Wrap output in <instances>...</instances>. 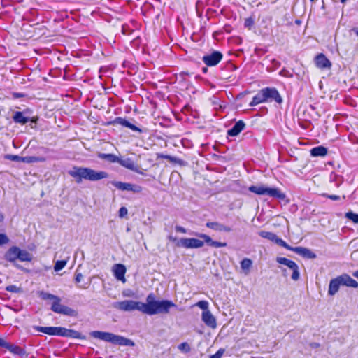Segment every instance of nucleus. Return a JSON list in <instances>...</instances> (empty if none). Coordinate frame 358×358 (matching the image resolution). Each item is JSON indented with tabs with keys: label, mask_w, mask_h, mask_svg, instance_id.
I'll return each mask as SVG.
<instances>
[{
	"label": "nucleus",
	"mask_w": 358,
	"mask_h": 358,
	"mask_svg": "<svg viewBox=\"0 0 358 358\" xmlns=\"http://www.w3.org/2000/svg\"><path fill=\"white\" fill-rule=\"evenodd\" d=\"M176 306V304L171 301L155 299L154 294H149L146 297V302L136 301L133 300H124L115 302L113 307L115 309L131 312L138 310L143 314L153 315L157 314H168L171 308Z\"/></svg>",
	"instance_id": "f257e3e1"
},
{
	"label": "nucleus",
	"mask_w": 358,
	"mask_h": 358,
	"mask_svg": "<svg viewBox=\"0 0 358 358\" xmlns=\"http://www.w3.org/2000/svg\"><path fill=\"white\" fill-rule=\"evenodd\" d=\"M68 173L75 179L78 184L80 183L83 180L95 182L108 178V173L106 171L83 166H73L68 171Z\"/></svg>",
	"instance_id": "f03ea898"
},
{
	"label": "nucleus",
	"mask_w": 358,
	"mask_h": 358,
	"mask_svg": "<svg viewBox=\"0 0 358 358\" xmlns=\"http://www.w3.org/2000/svg\"><path fill=\"white\" fill-rule=\"evenodd\" d=\"M90 335L95 338L104 341L110 342L113 344L122 345V346H134V343L125 337L115 335L109 332H104L101 331H94L90 333Z\"/></svg>",
	"instance_id": "7ed1b4c3"
},
{
	"label": "nucleus",
	"mask_w": 358,
	"mask_h": 358,
	"mask_svg": "<svg viewBox=\"0 0 358 358\" xmlns=\"http://www.w3.org/2000/svg\"><path fill=\"white\" fill-rule=\"evenodd\" d=\"M249 190L257 195H267L270 197L277 198L280 200H284L286 197L285 194L278 188L268 187L264 185L250 186Z\"/></svg>",
	"instance_id": "20e7f679"
},
{
	"label": "nucleus",
	"mask_w": 358,
	"mask_h": 358,
	"mask_svg": "<svg viewBox=\"0 0 358 358\" xmlns=\"http://www.w3.org/2000/svg\"><path fill=\"white\" fill-rule=\"evenodd\" d=\"M61 299L57 296L52 303L50 308L51 310L56 313H59L64 315L73 317L77 316L78 313L75 310L69 306L61 304Z\"/></svg>",
	"instance_id": "39448f33"
},
{
	"label": "nucleus",
	"mask_w": 358,
	"mask_h": 358,
	"mask_svg": "<svg viewBox=\"0 0 358 358\" xmlns=\"http://www.w3.org/2000/svg\"><path fill=\"white\" fill-rule=\"evenodd\" d=\"M204 242L194 238H182L178 240L176 245L185 248H201L204 245Z\"/></svg>",
	"instance_id": "423d86ee"
},
{
	"label": "nucleus",
	"mask_w": 358,
	"mask_h": 358,
	"mask_svg": "<svg viewBox=\"0 0 358 358\" xmlns=\"http://www.w3.org/2000/svg\"><path fill=\"white\" fill-rule=\"evenodd\" d=\"M4 259L13 264L16 268H22L20 264L16 263V260L18 259V247L13 246L10 248L5 253Z\"/></svg>",
	"instance_id": "0eeeda50"
},
{
	"label": "nucleus",
	"mask_w": 358,
	"mask_h": 358,
	"mask_svg": "<svg viewBox=\"0 0 358 358\" xmlns=\"http://www.w3.org/2000/svg\"><path fill=\"white\" fill-rule=\"evenodd\" d=\"M222 59V55L218 51H214L210 55L203 57V62L208 66L217 65Z\"/></svg>",
	"instance_id": "6e6552de"
},
{
	"label": "nucleus",
	"mask_w": 358,
	"mask_h": 358,
	"mask_svg": "<svg viewBox=\"0 0 358 358\" xmlns=\"http://www.w3.org/2000/svg\"><path fill=\"white\" fill-rule=\"evenodd\" d=\"M111 184L120 190L122 191H131L134 192H140L142 189V188L136 185H133L131 183H126L119 181H112Z\"/></svg>",
	"instance_id": "1a4fd4ad"
},
{
	"label": "nucleus",
	"mask_w": 358,
	"mask_h": 358,
	"mask_svg": "<svg viewBox=\"0 0 358 358\" xmlns=\"http://www.w3.org/2000/svg\"><path fill=\"white\" fill-rule=\"evenodd\" d=\"M264 90L266 101H272L274 100L278 103L282 101V97L275 88L266 87Z\"/></svg>",
	"instance_id": "9d476101"
},
{
	"label": "nucleus",
	"mask_w": 358,
	"mask_h": 358,
	"mask_svg": "<svg viewBox=\"0 0 358 358\" xmlns=\"http://www.w3.org/2000/svg\"><path fill=\"white\" fill-rule=\"evenodd\" d=\"M202 321L205 324L212 329L217 327L216 319L210 311H203L201 315Z\"/></svg>",
	"instance_id": "9b49d317"
},
{
	"label": "nucleus",
	"mask_w": 358,
	"mask_h": 358,
	"mask_svg": "<svg viewBox=\"0 0 358 358\" xmlns=\"http://www.w3.org/2000/svg\"><path fill=\"white\" fill-rule=\"evenodd\" d=\"M315 64L317 67L322 69H329L331 66V62L322 53L315 57Z\"/></svg>",
	"instance_id": "f8f14e48"
},
{
	"label": "nucleus",
	"mask_w": 358,
	"mask_h": 358,
	"mask_svg": "<svg viewBox=\"0 0 358 358\" xmlns=\"http://www.w3.org/2000/svg\"><path fill=\"white\" fill-rule=\"evenodd\" d=\"M113 271L116 279L122 281V282H126V279L124 278V275L126 273V267L124 266V265L121 264H115L113 266Z\"/></svg>",
	"instance_id": "ddd939ff"
},
{
	"label": "nucleus",
	"mask_w": 358,
	"mask_h": 358,
	"mask_svg": "<svg viewBox=\"0 0 358 358\" xmlns=\"http://www.w3.org/2000/svg\"><path fill=\"white\" fill-rule=\"evenodd\" d=\"M37 331L48 335L60 336L61 327H35Z\"/></svg>",
	"instance_id": "4468645a"
},
{
	"label": "nucleus",
	"mask_w": 358,
	"mask_h": 358,
	"mask_svg": "<svg viewBox=\"0 0 358 358\" xmlns=\"http://www.w3.org/2000/svg\"><path fill=\"white\" fill-rule=\"evenodd\" d=\"M296 254L308 258V259H315L316 258V255L312 252L310 249L303 248V247H294L292 250Z\"/></svg>",
	"instance_id": "2eb2a0df"
},
{
	"label": "nucleus",
	"mask_w": 358,
	"mask_h": 358,
	"mask_svg": "<svg viewBox=\"0 0 358 358\" xmlns=\"http://www.w3.org/2000/svg\"><path fill=\"white\" fill-rule=\"evenodd\" d=\"M342 285L339 276L336 278L331 279L329 282L328 294L330 296L335 295L339 290L340 287Z\"/></svg>",
	"instance_id": "dca6fc26"
},
{
	"label": "nucleus",
	"mask_w": 358,
	"mask_h": 358,
	"mask_svg": "<svg viewBox=\"0 0 358 358\" xmlns=\"http://www.w3.org/2000/svg\"><path fill=\"white\" fill-rule=\"evenodd\" d=\"M196 236L202 238L205 241V243H206L210 246L214 248H221L227 246V243L214 241L208 235H206L205 234H197Z\"/></svg>",
	"instance_id": "f3484780"
},
{
	"label": "nucleus",
	"mask_w": 358,
	"mask_h": 358,
	"mask_svg": "<svg viewBox=\"0 0 358 358\" xmlns=\"http://www.w3.org/2000/svg\"><path fill=\"white\" fill-rule=\"evenodd\" d=\"M60 336L73 338L84 339L85 338L84 336H82L80 332L73 329H68L64 327H61Z\"/></svg>",
	"instance_id": "a211bd4d"
},
{
	"label": "nucleus",
	"mask_w": 358,
	"mask_h": 358,
	"mask_svg": "<svg viewBox=\"0 0 358 358\" xmlns=\"http://www.w3.org/2000/svg\"><path fill=\"white\" fill-rule=\"evenodd\" d=\"M342 285H345L350 287L357 288L358 287V282L352 279L348 274H343L339 275Z\"/></svg>",
	"instance_id": "6ab92c4d"
},
{
	"label": "nucleus",
	"mask_w": 358,
	"mask_h": 358,
	"mask_svg": "<svg viewBox=\"0 0 358 358\" xmlns=\"http://www.w3.org/2000/svg\"><path fill=\"white\" fill-rule=\"evenodd\" d=\"M206 226L208 228L212 229L218 231H225L230 232L231 231V228L224 224H222L217 222H208L206 224Z\"/></svg>",
	"instance_id": "aec40b11"
},
{
	"label": "nucleus",
	"mask_w": 358,
	"mask_h": 358,
	"mask_svg": "<svg viewBox=\"0 0 358 358\" xmlns=\"http://www.w3.org/2000/svg\"><path fill=\"white\" fill-rule=\"evenodd\" d=\"M245 124L242 120L238 121L234 126L227 131V134L231 136H236L245 128Z\"/></svg>",
	"instance_id": "412c9836"
},
{
	"label": "nucleus",
	"mask_w": 358,
	"mask_h": 358,
	"mask_svg": "<svg viewBox=\"0 0 358 358\" xmlns=\"http://www.w3.org/2000/svg\"><path fill=\"white\" fill-rule=\"evenodd\" d=\"M118 163L122 166L135 172H138V166L135 164L130 158L121 159L119 158Z\"/></svg>",
	"instance_id": "4be33fe9"
},
{
	"label": "nucleus",
	"mask_w": 358,
	"mask_h": 358,
	"mask_svg": "<svg viewBox=\"0 0 358 358\" xmlns=\"http://www.w3.org/2000/svg\"><path fill=\"white\" fill-rule=\"evenodd\" d=\"M266 102V96L264 92V90H261L252 99V101L250 102V106H255L261 103Z\"/></svg>",
	"instance_id": "5701e85b"
},
{
	"label": "nucleus",
	"mask_w": 358,
	"mask_h": 358,
	"mask_svg": "<svg viewBox=\"0 0 358 358\" xmlns=\"http://www.w3.org/2000/svg\"><path fill=\"white\" fill-rule=\"evenodd\" d=\"M13 121L16 123L25 124L29 120V117L24 115V112L15 111L13 116Z\"/></svg>",
	"instance_id": "b1692460"
},
{
	"label": "nucleus",
	"mask_w": 358,
	"mask_h": 358,
	"mask_svg": "<svg viewBox=\"0 0 358 358\" xmlns=\"http://www.w3.org/2000/svg\"><path fill=\"white\" fill-rule=\"evenodd\" d=\"M327 154V150L323 146H317L310 150V155L313 157H324Z\"/></svg>",
	"instance_id": "393cba45"
},
{
	"label": "nucleus",
	"mask_w": 358,
	"mask_h": 358,
	"mask_svg": "<svg viewBox=\"0 0 358 358\" xmlns=\"http://www.w3.org/2000/svg\"><path fill=\"white\" fill-rule=\"evenodd\" d=\"M287 267L292 271V279L294 281L298 280L300 277L298 265L294 261H292Z\"/></svg>",
	"instance_id": "a878e982"
},
{
	"label": "nucleus",
	"mask_w": 358,
	"mask_h": 358,
	"mask_svg": "<svg viewBox=\"0 0 358 358\" xmlns=\"http://www.w3.org/2000/svg\"><path fill=\"white\" fill-rule=\"evenodd\" d=\"M98 157L101 159H105L112 163H118L119 161V157L113 154L99 153Z\"/></svg>",
	"instance_id": "bb28decb"
},
{
	"label": "nucleus",
	"mask_w": 358,
	"mask_h": 358,
	"mask_svg": "<svg viewBox=\"0 0 358 358\" xmlns=\"http://www.w3.org/2000/svg\"><path fill=\"white\" fill-rule=\"evenodd\" d=\"M31 255L27 250H21L18 248V259L21 262L31 261Z\"/></svg>",
	"instance_id": "cd10ccee"
},
{
	"label": "nucleus",
	"mask_w": 358,
	"mask_h": 358,
	"mask_svg": "<svg viewBox=\"0 0 358 358\" xmlns=\"http://www.w3.org/2000/svg\"><path fill=\"white\" fill-rule=\"evenodd\" d=\"M45 159L43 157H34V156H27L23 157V159H22V162L24 163H34L38 162H44Z\"/></svg>",
	"instance_id": "c85d7f7f"
},
{
	"label": "nucleus",
	"mask_w": 358,
	"mask_h": 358,
	"mask_svg": "<svg viewBox=\"0 0 358 358\" xmlns=\"http://www.w3.org/2000/svg\"><path fill=\"white\" fill-rule=\"evenodd\" d=\"M259 235L262 238L271 241L272 242H274L275 238L276 237V235L275 234L266 231H259Z\"/></svg>",
	"instance_id": "c756f323"
},
{
	"label": "nucleus",
	"mask_w": 358,
	"mask_h": 358,
	"mask_svg": "<svg viewBox=\"0 0 358 358\" xmlns=\"http://www.w3.org/2000/svg\"><path fill=\"white\" fill-rule=\"evenodd\" d=\"M6 348L9 349L12 352L17 354V355H24V353H25L24 350H22L21 348L16 346V345H10L8 343V346Z\"/></svg>",
	"instance_id": "7c9ffc66"
},
{
	"label": "nucleus",
	"mask_w": 358,
	"mask_h": 358,
	"mask_svg": "<svg viewBox=\"0 0 358 358\" xmlns=\"http://www.w3.org/2000/svg\"><path fill=\"white\" fill-rule=\"evenodd\" d=\"M252 264V260L248 258H245L241 262V267L243 270L248 271L251 268Z\"/></svg>",
	"instance_id": "2f4dec72"
},
{
	"label": "nucleus",
	"mask_w": 358,
	"mask_h": 358,
	"mask_svg": "<svg viewBox=\"0 0 358 358\" xmlns=\"http://www.w3.org/2000/svg\"><path fill=\"white\" fill-rule=\"evenodd\" d=\"M274 243H275L276 244H278L289 250L292 251L293 249V247H291L290 245H289L285 241H284L282 239L278 238L277 236L275 238Z\"/></svg>",
	"instance_id": "473e14b6"
},
{
	"label": "nucleus",
	"mask_w": 358,
	"mask_h": 358,
	"mask_svg": "<svg viewBox=\"0 0 358 358\" xmlns=\"http://www.w3.org/2000/svg\"><path fill=\"white\" fill-rule=\"evenodd\" d=\"M39 296L43 299V300H52V301L54 300H55V299L57 297V296L56 295H53L52 294H50V293H47V292H41L39 293Z\"/></svg>",
	"instance_id": "72a5a7b5"
},
{
	"label": "nucleus",
	"mask_w": 358,
	"mask_h": 358,
	"mask_svg": "<svg viewBox=\"0 0 358 358\" xmlns=\"http://www.w3.org/2000/svg\"><path fill=\"white\" fill-rule=\"evenodd\" d=\"M67 261L66 260H59L57 261L55 265L54 266V269L55 271H59L62 270L66 265Z\"/></svg>",
	"instance_id": "f704fd0d"
},
{
	"label": "nucleus",
	"mask_w": 358,
	"mask_h": 358,
	"mask_svg": "<svg viewBox=\"0 0 358 358\" xmlns=\"http://www.w3.org/2000/svg\"><path fill=\"white\" fill-rule=\"evenodd\" d=\"M195 306L202 309L203 311H210L208 310L209 303L206 301H200L197 302Z\"/></svg>",
	"instance_id": "c9c22d12"
},
{
	"label": "nucleus",
	"mask_w": 358,
	"mask_h": 358,
	"mask_svg": "<svg viewBox=\"0 0 358 358\" xmlns=\"http://www.w3.org/2000/svg\"><path fill=\"white\" fill-rule=\"evenodd\" d=\"M113 123L127 127V125L129 124V122L122 117H116L113 121Z\"/></svg>",
	"instance_id": "e433bc0d"
},
{
	"label": "nucleus",
	"mask_w": 358,
	"mask_h": 358,
	"mask_svg": "<svg viewBox=\"0 0 358 358\" xmlns=\"http://www.w3.org/2000/svg\"><path fill=\"white\" fill-rule=\"evenodd\" d=\"M345 217L352 220L353 222L358 223V214L354 213L352 212H348L345 214Z\"/></svg>",
	"instance_id": "4c0bfd02"
},
{
	"label": "nucleus",
	"mask_w": 358,
	"mask_h": 358,
	"mask_svg": "<svg viewBox=\"0 0 358 358\" xmlns=\"http://www.w3.org/2000/svg\"><path fill=\"white\" fill-rule=\"evenodd\" d=\"M159 157L168 159L171 162L178 163V162H180L179 159H178L176 157H172L171 155H167L162 154V155H159Z\"/></svg>",
	"instance_id": "58836bf2"
},
{
	"label": "nucleus",
	"mask_w": 358,
	"mask_h": 358,
	"mask_svg": "<svg viewBox=\"0 0 358 358\" xmlns=\"http://www.w3.org/2000/svg\"><path fill=\"white\" fill-rule=\"evenodd\" d=\"M276 262L280 264H283L287 266L291 263L292 260H289L285 257H277Z\"/></svg>",
	"instance_id": "ea45409f"
},
{
	"label": "nucleus",
	"mask_w": 358,
	"mask_h": 358,
	"mask_svg": "<svg viewBox=\"0 0 358 358\" xmlns=\"http://www.w3.org/2000/svg\"><path fill=\"white\" fill-rule=\"evenodd\" d=\"M6 290L13 293H17L20 292V289L17 287L16 285H11L7 286Z\"/></svg>",
	"instance_id": "a19ab883"
},
{
	"label": "nucleus",
	"mask_w": 358,
	"mask_h": 358,
	"mask_svg": "<svg viewBox=\"0 0 358 358\" xmlns=\"http://www.w3.org/2000/svg\"><path fill=\"white\" fill-rule=\"evenodd\" d=\"M6 157V159H8L14 161V162H22V159H23V157H20L18 155H8Z\"/></svg>",
	"instance_id": "79ce46f5"
},
{
	"label": "nucleus",
	"mask_w": 358,
	"mask_h": 358,
	"mask_svg": "<svg viewBox=\"0 0 358 358\" xmlns=\"http://www.w3.org/2000/svg\"><path fill=\"white\" fill-rule=\"evenodd\" d=\"M178 349L181 351L189 352L190 347L187 343H182L178 345Z\"/></svg>",
	"instance_id": "37998d69"
},
{
	"label": "nucleus",
	"mask_w": 358,
	"mask_h": 358,
	"mask_svg": "<svg viewBox=\"0 0 358 358\" xmlns=\"http://www.w3.org/2000/svg\"><path fill=\"white\" fill-rule=\"evenodd\" d=\"M9 242V238L4 234H0V245L7 244Z\"/></svg>",
	"instance_id": "c03bdc74"
},
{
	"label": "nucleus",
	"mask_w": 358,
	"mask_h": 358,
	"mask_svg": "<svg viewBox=\"0 0 358 358\" xmlns=\"http://www.w3.org/2000/svg\"><path fill=\"white\" fill-rule=\"evenodd\" d=\"M128 213L127 208L126 207H121L119 210L120 217H125Z\"/></svg>",
	"instance_id": "a18cd8bd"
},
{
	"label": "nucleus",
	"mask_w": 358,
	"mask_h": 358,
	"mask_svg": "<svg viewBox=\"0 0 358 358\" xmlns=\"http://www.w3.org/2000/svg\"><path fill=\"white\" fill-rule=\"evenodd\" d=\"M127 128H129L131 129V130L133 131H138L139 133H141L142 132V130L141 129H139L138 127H137L136 126H135L134 124H131L129 122V124L127 125Z\"/></svg>",
	"instance_id": "49530a36"
},
{
	"label": "nucleus",
	"mask_w": 358,
	"mask_h": 358,
	"mask_svg": "<svg viewBox=\"0 0 358 358\" xmlns=\"http://www.w3.org/2000/svg\"><path fill=\"white\" fill-rule=\"evenodd\" d=\"M83 275L82 273H76L75 280L77 283H79L83 280Z\"/></svg>",
	"instance_id": "de8ad7c7"
},
{
	"label": "nucleus",
	"mask_w": 358,
	"mask_h": 358,
	"mask_svg": "<svg viewBox=\"0 0 358 358\" xmlns=\"http://www.w3.org/2000/svg\"><path fill=\"white\" fill-rule=\"evenodd\" d=\"M224 352V349H220L215 355H213L215 357H217V358H221V357L222 356L223 353Z\"/></svg>",
	"instance_id": "09e8293b"
},
{
	"label": "nucleus",
	"mask_w": 358,
	"mask_h": 358,
	"mask_svg": "<svg viewBox=\"0 0 358 358\" xmlns=\"http://www.w3.org/2000/svg\"><path fill=\"white\" fill-rule=\"evenodd\" d=\"M176 231L177 232H180V233H183V234L186 233V229L184 227H180V226H176Z\"/></svg>",
	"instance_id": "8fccbe9b"
},
{
	"label": "nucleus",
	"mask_w": 358,
	"mask_h": 358,
	"mask_svg": "<svg viewBox=\"0 0 358 358\" xmlns=\"http://www.w3.org/2000/svg\"><path fill=\"white\" fill-rule=\"evenodd\" d=\"M253 24V20L252 19H246L245 21V27H250V26H252Z\"/></svg>",
	"instance_id": "3c124183"
},
{
	"label": "nucleus",
	"mask_w": 358,
	"mask_h": 358,
	"mask_svg": "<svg viewBox=\"0 0 358 358\" xmlns=\"http://www.w3.org/2000/svg\"><path fill=\"white\" fill-rule=\"evenodd\" d=\"M327 196L334 201H336L340 199V197L337 195H327Z\"/></svg>",
	"instance_id": "603ef678"
},
{
	"label": "nucleus",
	"mask_w": 358,
	"mask_h": 358,
	"mask_svg": "<svg viewBox=\"0 0 358 358\" xmlns=\"http://www.w3.org/2000/svg\"><path fill=\"white\" fill-rule=\"evenodd\" d=\"M0 346L1 347H7L8 343L6 341H4L3 339L0 338Z\"/></svg>",
	"instance_id": "864d4df0"
},
{
	"label": "nucleus",
	"mask_w": 358,
	"mask_h": 358,
	"mask_svg": "<svg viewBox=\"0 0 358 358\" xmlns=\"http://www.w3.org/2000/svg\"><path fill=\"white\" fill-rule=\"evenodd\" d=\"M14 98H20L24 96L23 94L15 92L13 94Z\"/></svg>",
	"instance_id": "5fc2aeb1"
},
{
	"label": "nucleus",
	"mask_w": 358,
	"mask_h": 358,
	"mask_svg": "<svg viewBox=\"0 0 358 358\" xmlns=\"http://www.w3.org/2000/svg\"><path fill=\"white\" fill-rule=\"evenodd\" d=\"M353 276L358 278V271L353 273Z\"/></svg>",
	"instance_id": "6e6d98bb"
},
{
	"label": "nucleus",
	"mask_w": 358,
	"mask_h": 358,
	"mask_svg": "<svg viewBox=\"0 0 358 358\" xmlns=\"http://www.w3.org/2000/svg\"><path fill=\"white\" fill-rule=\"evenodd\" d=\"M169 239H170V240H171L172 241H176V242L178 241H177V239H176V238H173V237H172V236H170V237H169Z\"/></svg>",
	"instance_id": "4d7b16f0"
},
{
	"label": "nucleus",
	"mask_w": 358,
	"mask_h": 358,
	"mask_svg": "<svg viewBox=\"0 0 358 358\" xmlns=\"http://www.w3.org/2000/svg\"><path fill=\"white\" fill-rule=\"evenodd\" d=\"M346 1H347V0H341V2L342 3H345Z\"/></svg>",
	"instance_id": "13d9d810"
},
{
	"label": "nucleus",
	"mask_w": 358,
	"mask_h": 358,
	"mask_svg": "<svg viewBox=\"0 0 358 358\" xmlns=\"http://www.w3.org/2000/svg\"><path fill=\"white\" fill-rule=\"evenodd\" d=\"M318 345H319V344H317V343H314V344L313 345V346H314V347H317Z\"/></svg>",
	"instance_id": "bf43d9fd"
},
{
	"label": "nucleus",
	"mask_w": 358,
	"mask_h": 358,
	"mask_svg": "<svg viewBox=\"0 0 358 358\" xmlns=\"http://www.w3.org/2000/svg\"><path fill=\"white\" fill-rule=\"evenodd\" d=\"M203 71L204 72L207 71V68H203Z\"/></svg>",
	"instance_id": "052dcab7"
},
{
	"label": "nucleus",
	"mask_w": 358,
	"mask_h": 358,
	"mask_svg": "<svg viewBox=\"0 0 358 358\" xmlns=\"http://www.w3.org/2000/svg\"><path fill=\"white\" fill-rule=\"evenodd\" d=\"M36 119H32L31 120V122H36Z\"/></svg>",
	"instance_id": "680f3d73"
},
{
	"label": "nucleus",
	"mask_w": 358,
	"mask_h": 358,
	"mask_svg": "<svg viewBox=\"0 0 358 358\" xmlns=\"http://www.w3.org/2000/svg\"><path fill=\"white\" fill-rule=\"evenodd\" d=\"M315 0H310V1H314Z\"/></svg>",
	"instance_id": "e2e57ef3"
},
{
	"label": "nucleus",
	"mask_w": 358,
	"mask_h": 358,
	"mask_svg": "<svg viewBox=\"0 0 358 358\" xmlns=\"http://www.w3.org/2000/svg\"><path fill=\"white\" fill-rule=\"evenodd\" d=\"M357 34L358 35V31L357 32Z\"/></svg>",
	"instance_id": "0e129e2a"
}]
</instances>
